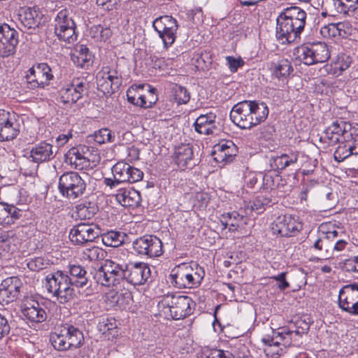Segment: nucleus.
Here are the masks:
<instances>
[{"label": "nucleus", "instance_id": "nucleus-1", "mask_svg": "<svg viewBox=\"0 0 358 358\" xmlns=\"http://www.w3.org/2000/svg\"><path fill=\"white\" fill-rule=\"evenodd\" d=\"M208 109H203V134L211 135L210 141L213 146L208 151L210 156H208V162L211 159L215 163L214 166L222 167L225 164L231 162L237 153V147L231 141H219L217 135L220 129L215 124L216 115Z\"/></svg>", "mask_w": 358, "mask_h": 358}, {"label": "nucleus", "instance_id": "nucleus-2", "mask_svg": "<svg viewBox=\"0 0 358 358\" xmlns=\"http://www.w3.org/2000/svg\"><path fill=\"white\" fill-rule=\"evenodd\" d=\"M306 13L299 7L284 9L277 18L276 38L281 44L290 43L299 38L303 31Z\"/></svg>", "mask_w": 358, "mask_h": 358}, {"label": "nucleus", "instance_id": "nucleus-3", "mask_svg": "<svg viewBox=\"0 0 358 358\" xmlns=\"http://www.w3.org/2000/svg\"><path fill=\"white\" fill-rule=\"evenodd\" d=\"M268 108L264 102L243 101L235 104L230 111V119L238 127L250 129L264 122L268 117Z\"/></svg>", "mask_w": 358, "mask_h": 358}, {"label": "nucleus", "instance_id": "nucleus-4", "mask_svg": "<svg viewBox=\"0 0 358 358\" xmlns=\"http://www.w3.org/2000/svg\"><path fill=\"white\" fill-rule=\"evenodd\" d=\"M192 299L185 295L167 294L158 302L159 314L165 318L180 320L192 313Z\"/></svg>", "mask_w": 358, "mask_h": 358}, {"label": "nucleus", "instance_id": "nucleus-5", "mask_svg": "<svg viewBox=\"0 0 358 358\" xmlns=\"http://www.w3.org/2000/svg\"><path fill=\"white\" fill-rule=\"evenodd\" d=\"M45 287L48 292L56 297L59 303H66L73 299L75 293L67 273L57 271L45 278Z\"/></svg>", "mask_w": 358, "mask_h": 358}, {"label": "nucleus", "instance_id": "nucleus-6", "mask_svg": "<svg viewBox=\"0 0 358 358\" xmlns=\"http://www.w3.org/2000/svg\"><path fill=\"white\" fill-rule=\"evenodd\" d=\"M296 60L306 65H313L327 62L330 57V52L324 43L303 45L294 50Z\"/></svg>", "mask_w": 358, "mask_h": 358}, {"label": "nucleus", "instance_id": "nucleus-7", "mask_svg": "<svg viewBox=\"0 0 358 358\" xmlns=\"http://www.w3.org/2000/svg\"><path fill=\"white\" fill-rule=\"evenodd\" d=\"M76 25L71 12L67 9L59 10L54 20V32L57 38L67 43L76 41Z\"/></svg>", "mask_w": 358, "mask_h": 358}, {"label": "nucleus", "instance_id": "nucleus-8", "mask_svg": "<svg viewBox=\"0 0 358 358\" xmlns=\"http://www.w3.org/2000/svg\"><path fill=\"white\" fill-rule=\"evenodd\" d=\"M85 180L75 171L63 173L59 179V191L69 200H75L81 196L86 189Z\"/></svg>", "mask_w": 358, "mask_h": 358}, {"label": "nucleus", "instance_id": "nucleus-9", "mask_svg": "<svg viewBox=\"0 0 358 358\" xmlns=\"http://www.w3.org/2000/svg\"><path fill=\"white\" fill-rule=\"evenodd\" d=\"M124 266L110 259H106L94 272L96 283L106 287L114 286L124 279Z\"/></svg>", "mask_w": 358, "mask_h": 358}, {"label": "nucleus", "instance_id": "nucleus-10", "mask_svg": "<svg viewBox=\"0 0 358 358\" xmlns=\"http://www.w3.org/2000/svg\"><path fill=\"white\" fill-rule=\"evenodd\" d=\"M96 78L98 89L105 94L114 93L122 85V74L117 65L103 66Z\"/></svg>", "mask_w": 358, "mask_h": 358}, {"label": "nucleus", "instance_id": "nucleus-11", "mask_svg": "<svg viewBox=\"0 0 358 358\" xmlns=\"http://www.w3.org/2000/svg\"><path fill=\"white\" fill-rule=\"evenodd\" d=\"M201 278L191 266L182 264L173 268L169 275L170 282L178 288H192L200 284Z\"/></svg>", "mask_w": 358, "mask_h": 358}, {"label": "nucleus", "instance_id": "nucleus-12", "mask_svg": "<svg viewBox=\"0 0 358 358\" xmlns=\"http://www.w3.org/2000/svg\"><path fill=\"white\" fill-rule=\"evenodd\" d=\"M53 78L51 68L46 63H39L28 70L26 75L27 85L30 90L45 88Z\"/></svg>", "mask_w": 358, "mask_h": 358}, {"label": "nucleus", "instance_id": "nucleus-13", "mask_svg": "<svg viewBox=\"0 0 358 358\" xmlns=\"http://www.w3.org/2000/svg\"><path fill=\"white\" fill-rule=\"evenodd\" d=\"M152 27L162 38L164 47L171 46L174 43L178 27L175 18L169 15L159 17L153 21Z\"/></svg>", "mask_w": 358, "mask_h": 358}, {"label": "nucleus", "instance_id": "nucleus-14", "mask_svg": "<svg viewBox=\"0 0 358 358\" xmlns=\"http://www.w3.org/2000/svg\"><path fill=\"white\" fill-rule=\"evenodd\" d=\"M133 249L139 255L150 258L157 257L163 254L162 241L154 235H144L133 242Z\"/></svg>", "mask_w": 358, "mask_h": 358}, {"label": "nucleus", "instance_id": "nucleus-15", "mask_svg": "<svg viewBox=\"0 0 358 358\" xmlns=\"http://www.w3.org/2000/svg\"><path fill=\"white\" fill-rule=\"evenodd\" d=\"M145 85H134L131 86L127 92V100L129 103L144 108H151L157 101L156 89L147 85L148 90L145 94H141Z\"/></svg>", "mask_w": 358, "mask_h": 358}, {"label": "nucleus", "instance_id": "nucleus-16", "mask_svg": "<svg viewBox=\"0 0 358 358\" xmlns=\"http://www.w3.org/2000/svg\"><path fill=\"white\" fill-rule=\"evenodd\" d=\"M352 131H356L350 122L336 120L324 130V138L329 143L334 145L341 141H349L352 138Z\"/></svg>", "mask_w": 358, "mask_h": 358}, {"label": "nucleus", "instance_id": "nucleus-17", "mask_svg": "<svg viewBox=\"0 0 358 358\" xmlns=\"http://www.w3.org/2000/svg\"><path fill=\"white\" fill-rule=\"evenodd\" d=\"M18 43V32L6 23L0 24V57L15 54Z\"/></svg>", "mask_w": 358, "mask_h": 358}, {"label": "nucleus", "instance_id": "nucleus-18", "mask_svg": "<svg viewBox=\"0 0 358 358\" xmlns=\"http://www.w3.org/2000/svg\"><path fill=\"white\" fill-rule=\"evenodd\" d=\"M124 279L134 285H143L150 275V269L144 262H130L124 266Z\"/></svg>", "mask_w": 358, "mask_h": 358}, {"label": "nucleus", "instance_id": "nucleus-19", "mask_svg": "<svg viewBox=\"0 0 358 358\" xmlns=\"http://www.w3.org/2000/svg\"><path fill=\"white\" fill-rule=\"evenodd\" d=\"M112 173L117 182L134 183L141 181L143 173L139 169L124 162H118L112 168Z\"/></svg>", "mask_w": 358, "mask_h": 358}, {"label": "nucleus", "instance_id": "nucleus-20", "mask_svg": "<svg viewBox=\"0 0 358 358\" xmlns=\"http://www.w3.org/2000/svg\"><path fill=\"white\" fill-rule=\"evenodd\" d=\"M357 284L352 283L343 286L338 293V307L350 315L357 313Z\"/></svg>", "mask_w": 358, "mask_h": 358}, {"label": "nucleus", "instance_id": "nucleus-21", "mask_svg": "<svg viewBox=\"0 0 358 358\" xmlns=\"http://www.w3.org/2000/svg\"><path fill=\"white\" fill-rule=\"evenodd\" d=\"M301 229V224L292 215H279L272 223L271 229L274 234L281 236H291Z\"/></svg>", "mask_w": 358, "mask_h": 358}, {"label": "nucleus", "instance_id": "nucleus-22", "mask_svg": "<svg viewBox=\"0 0 358 358\" xmlns=\"http://www.w3.org/2000/svg\"><path fill=\"white\" fill-rule=\"evenodd\" d=\"M19 133V123L15 115L4 110H0V141H10Z\"/></svg>", "mask_w": 358, "mask_h": 358}, {"label": "nucleus", "instance_id": "nucleus-23", "mask_svg": "<svg viewBox=\"0 0 358 358\" xmlns=\"http://www.w3.org/2000/svg\"><path fill=\"white\" fill-rule=\"evenodd\" d=\"M85 83L80 78H76L59 90V99L64 103H74L81 99L86 90Z\"/></svg>", "mask_w": 358, "mask_h": 358}, {"label": "nucleus", "instance_id": "nucleus-24", "mask_svg": "<svg viewBox=\"0 0 358 358\" xmlns=\"http://www.w3.org/2000/svg\"><path fill=\"white\" fill-rule=\"evenodd\" d=\"M21 312L24 319L32 323H41L47 319V313L43 305L33 299L24 301Z\"/></svg>", "mask_w": 358, "mask_h": 358}, {"label": "nucleus", "instance_id": "nucleus-25", "mask_svg": "<svg viewBox=\"0 0 358 358\" xmlns=\"http://www.w3.org/2000/svg\"><path fill=\"white\" fill-rule=\"evenodd\" d=\"M99 236L97 229L93 225L80 223L74 226L70 231V240L78 245L92 242Z\"/></svg>", "mask_w": 358, "mask_h": 358}, {"label": "nucleus", "instance_id": "nucleus-26", "mask_svg": "<svg viewBox=\"0 0 358 358\" xmlns=\"http://www.w3.org/2000/svg\"><path fill=\"white\" fill-rule=\"evenodd\" d=\"M22 283L17 277H10L0 284V303L8 304L18 296Z\"/></svg>", "mask_w": 358, "mask_h": 358}, {"label": "nucleus", "instance_id": "nucleus-27", "mask_svg": "<svg viewBox=\"0 0 358 358\" xmlns=\"http://www.w3.org/2000/svg\"><path fill=\"white\" fill-rule=\"evenodd\" d=\"M87 150L83 146L71 148L65 154V162L74 169H87L90 167L91 162L88 157L85 156V150Z\"/></svg>", "mask_w": 358, "mask_h": 358}, {"label": "nucleus", "instance_id": "nucleus-28", "mask_svg": "<svg viewBox=\"0 0 358 358\" xmlns=\"http://www.w3.org/2000/svg\"><path fill=\"white\" fill-rule=\"evenodd\" d=\"M55 156L52 144L47 142H41L35 145L29 152L27 159L39 164L49 162Z\"/></svg>", "mask_w": 358, "mask_h": 358}, {"label": "nucleus", "instance_id": "nucleus-29", "mask_svg": "<svg viewBox=\"0 0 358 358\" xmlns=\"http://www.w3.org/2000/svg\"><path fill=\"white\" fill-rule=\"evenodd\" d=\"M250 219L236 210L224 213L220 217V221L223 226L222 229H228L230 231H235L243 228L248 224Z\"/></svg>", "mask_w": 358, "mask_h": 358}, {"label": "nucleus", "instance_id": "nucleus-30", "mask_svg": "<svg viewBox=\"0 0 358 358\" xmlns=\"http://www.w3.org/2000/svg\"><path fill=\"white\" fill-rule=\"evenodd\" d=\"M294 334L289 325L282 327L273 331L270 341L275 345L281 344L285 348H287L299 343L300 338Z\"/></svg>", "mask_w": 358, "mask_h": 358}, {"label": "nucleus", "instance_id": "nucleus-31", "mask_svg": "<svg viewBox=\"0 0 358 358\" xmlns=\"http://www.w3.org/2000/svg\"><path fill=\"white\" fill-rule=\"evenodd\" d=\"M18 20L26 29H34L40 24V17L37 10L30 7L21 8L18 13Z\"/></svg>", "mask_w": 358, "mask_h": 358}, {"label": "nucleus", "instance_id": "nucleus-32", "mask_svg": "<svg viewBox=\"0 0 358 358\" xmlns=\"http://www.w3.org/2000/svg\"><path fill=\"white\" fill-rule=\"evenodd\" d=\"M116 200L124 207H137L141 200L140 192L134 189H120L115 195Z\"/></svg>", "mask_w": 358, "mask_h": 358}, {"label": "nucleus", "instance_id": "nucleus-33", "mask_svg": "<svg viewBox=\"0 0 358 358\" xmlns=\"http://www.w3.org/2000/svg\"><path fill=\"white\" fill-rule=\"evenodd\" d=\"M72 62L80 68H85L92 64V55L86 45H77L71 54Z\"/></svg>", "mask_w": 358, "mask_h": 358}, {"label": "nucleus", "instance_id": "nucleus-34", "mask_svg": "<svg viewBox=\"0 0 358 358\" xmlns=\"http://www.w3.org/2000/svg\"><path fill=\"white\" fill-rule=\"evenodd\" d=\"M20 210L13 205L0 202V224L10 225L21 216Z\"/></svg>", "mask_w": 358, "mask_h": 358}, {"label": "nucleus", "instance_id": "nucleus-35", "mask_svg": "<svg viewBox=\"0 0 358 358\" xmlns=\"http://www.w3.org/2000/svg\"><path fill=\"white\" fill-rule=\"evenodd\" d=\"M69 278L71 283L77 287H87L89 284V280L87 275V271L84 267L80 265H69Z\"/></svg>", "mask_w": 358, "mask_h": 358}, {"label": "nucleus", "instance_id": "nucleus-36", "mask_svg": "<svg viewBox=\"0 0 358 358\" xmlns=\"http://www.w3.org/2000/svg\"><path fill=\"white\" fill-rule=\"evenodd\" d=\"M63 332L67 338L70 348H78L84 341L82 331L77 327L66 324L63 325Z\"/></svg>", "mask_w": 358, "mask_h": 358}, {"label": "nucleus", "instance_id": "nucleus-37", "mask_svg": "<svg viewBox=\"0 0 358 358\" xmlns=\"http://www.w3.org/2000/svg\"><path fill=\"white\" fill-rule=\"evenodd\" d=\"M98 211V206L92 201H84L76 207V216L80 220H90Z\"/></svg>", "mask_w": 358, "mask_h": 358}, {"label": "nucleus", "instance_id": "nucleus-38", "mask_svg": "<svg viewBox=\"0 0 358 358\" xmlns=\"http://www.w3.org/2000/svg\"><path fill=\"white\" fill-rule=\"evenodd\" d=\"M345 27L346 24L344 22L329 23L321 27L320 34L324 38H328L336 36L345 37L346 35Z\"/></svg>", "mask_w": 358, "mask_h": 358}, {"label": "nucleus", "instance_id": "nucleus-39", "mask_svg": "<svg viewBox=\"0 0 358 358\" xmlns=\"http://www.w3.org/2000/svg\"><path fill=\"white\" fill-rule=\"evenodd\" d=\"M352 59L345 54L338 55L331 62V66L333 74L340 76L351 65Z\"/></svg>", "mask_w": 358, "mask_h": 358}, {"label": "nucleus", "instance_id": "nucleus-40", "mask_svg": "<svg viewBox=\"0 0 358 358\" xmlns=\"http://www.w3.org/2000/svg\"><path fill=\"white\" fill-rule=\"evenodd\" d=\"M50 341L57 350L63 351L70 348L67 338L63 332V326L60 329H57L50 336Z\"/></svg>", "mask_w": 358, "mask_h": 358}, {"label": "nucleus", "instance_id": "nucleus-41", "mask_svg": "<svg viewBox=\"0 0 358 358\" xmlns=\"http://www.w3.org/2000/svg\"><path fill=\"white\" fill-rule=\"evenodd\" d=\"M193 157V151L189 145L178 147L175 151V160L178 166H185Z\"/></svg>", "mask_w": 358, "mask_h": 358}, {"label": "nucleus", "instance_id": "nucleus-42", "mask_svg": "<svg viewBox=\"0 0 358 358\" xmlns=\"http://www.w3.org/2000/svg\"><path fill=\"white\" fill-rule=\"evenodd\" d=\"M297 160L298 154L296 152H290L289 154H282L280 156L273 157V164L277 169L283 170L296 163Z\"/></svg>", "mask_w": 358, "mask_h": 358}, {"label": "nucleus", "instance_id": "nucleus-43", "mask_svg": "<svg viewBox=\"0 0 358 358\" xmlns=\"http://www.w3.org/2000/svg\"><path fill=\"white\" fill-rule=\"evenodd\" d=\"M106 252L98 246L86 248L83 250L82 259L84 261L96 262L104 259Z\"/></svg>", "mask_w": 358, "mask_h": 358}, {"label": "nucleus", "instance_id": "nucleus-44", "mask_svg": "<svg viewBox=\"0 0 358 358\" xmlns=\"http://www.w3.org/2000/svg\"><path fill=\"white\" fill-rule=\"evenodd\" d=\"M337 11L343 14H353L358 10V0H334Z\"/></svg>", "mask_w": 358, "mask_h": 358}, {"label": "nucleus", "instance_id": "nucleus-45", "mask_svg": "<svg viewBox=\"0 0 358 358\" xmlns=\"http://www.w3.org/2000/svg\"><path fill=\"white\" fill-rule=\"evenodd\" d=\"M319 231H322L325 236V238L334 245L336 238H339L341 235V229L336 227V226L331 223H323L319 228Z\"/></svg>", "mask_w": 358, "mask_h": 358}, {"label": "nucleus", "instance_id": "nucleus-46", "mask_svg": "<svg viewBox=\"0 0 358 358\" xmlns=\"http://www.w3.org/2000/svg\"><path fill=\"white\" fill-rule=\"evenodd\" d=\"M273 73L278 78L287 77L293 70L291 62L287 59L279 60L277 63L273 64Z\"/></svg>", "mask_w": 358, "mask_h": 358}, {"label": "nucleus", "instance_id": "nucleus-47", "mask_svg": "<svg viewBox=\"0 0 358 358\" xmlns=\"http://www.w3.org/2000/svg\"><path fill=\"white\" fill-rule=\"evenodd\" d=\"M103 244L108 247H118L124 242V236L118 231H108L102 236Z\"/></svg>", "mask_w": 358, "mask_h": 358}, {"label": "nucleus", "instance_id": "nucleus-48", "mask_svg": "<svg viewBox=\"0 0 358 358\" xmlns=\"http://www.w3.org/2000/svg\"><path fill=\"white\" fill-rule=\"evenodd\" d=\"M262 341L266 345L264 352L267 356H270L271 358H278L284 353L283 349L280 347L282 345L281 344L275 345L273 342L268 341H271L270 338H264Z\"/></svg>", "mask_w": 358, "mask_h": 358}, {"label": "nucleus", "instance_id": "nucleus-49", "mask_svg": "<svg viewBox=\"0 0 358 358\" xmlns=\"http://www.w3.org/2000/svg\"><path fill=\"white\" fill-rule=\"evenodd\" d=\"M350 155H352V152L350 151L349 141H341V144L334 152V159L341 162Z\"/></svg>", "mask_w": 358, "mask_h": 358}, {"label": "nucleus", "instance_id": "nucleus-50", "mask_svg": "<svg viewBox=\"0 0 358 358\" xmlns=\"http://www.w3.org/2000/svg\"><path fill=\"white\" fill-rule=\"evenodd\" d=\"M289 327L299 338L308 333L310 329L309 322L303 319H297L294 322L289 324Z\"/></svg>", "mask_w": 358, "mask_h": 358}, {"label": "nucleus", "instance_id": "nucleus-51", "mask_svg": "<svg viewBox=\"0 0 358 358\" xmlns=\"http://www.w3.org/2000/svg\"><path fill=\"white\" fill-rule=\"evenodd\" d=\"M310 247L315 251L320 252L322 255H325V248L323 246V240L322 238L320 232L317 230V234H311L308 237Z\"/></svg>", "mask_w": 358, "mask_h": 358}, {"label": "nucleus", "instance_id": "nucleus-52", "mask_svg": "<svg viewBox=\"0 0 358 358\" xmlns=\"http://www.w3.org/2000/svg\"><path fill=\"white\" fill-rule=\"evenodd\" d=\"M97 327L99 331L103 334H106L107 333L112 334L110 331H113L116 329L117 324L114 318L103 317L100 320Z\"/></svg>", "mask_w": 358, "mask_h": 358}, {"label": "nucleus", "instance_id": "nucleus-53", "mask_svg": "<svg viewBox=\"0 0 358 358\" xmlns=\"http://www.w3.org/2000/svg\"><path fill=\"white\" fill-rule=\"evenodd\" d=\"M114 138L115 136L112 134L111 131L108 128H102L94 134V139L99 144L113 142Z\"/></svg>", "mask_w": 358, "mask_h": 358}, {"label": "nucleus", "instance_id": "nucleus-54", "mask_svg": "<svg viewBox=\"0 0 358 358\" xmlns=\"http://www.w3.org/2000/svg\"><path fill=\"white\" fill-rule=\"evenodd\" d=\"M280 178L276 176L273 178L272 176L266 174L263 178V185L264 189L273 190L279 188V180Z\"/></svg>", "mask_w": 358, "mask_h": 358}, {"label": "nucleus", "instance_id": "nucleus-55", "mask_svg": "<svg viewBox=\"0 0 358 358\" xmlns=\"http://www.w3.org/2000/svg\"><path fill=\"white\" fill-rule=\"evenodd\" d=\"M226 61L229 69L233 73L236 72L238 69L244 64V62L241 57L235 58L233 56H227Z\"/></svg>", "mask_w": 358, "mask_h": 358}, {"label": "nucleus", "instance_id": "nucleus-56", "mask_svg": "<svg viewBox=\"0 0 358 358\" xmlns=\"http://www.w3.org/2000/svg\"><path fill=\"white\" fill-rule=\"evenodd\" d=\"M345 238L346 236L341 229V235H339V238L336 239L332 251L341 252L343 250L348 243Z\"/></svg>", "mask_w": 358, "mask_h": 358}, {"label": "nucleus", "instance_id": "nucleus-57", "mask_svg": "<svg viewBox=\"0 0 358 358\" xmlns=\"http://www.w3.org/2000/svg\"><path fill=\"white\" fill-rule=\"evenodd\" d=\"M10 330L8 319L0 313V340L7 336Z\"/></svg>", "mask_w": 358, "mask_h": 358}, {"label": "nucleus", "instance_id": "nucleus-58", "mask_svg": "<svg viewBox=\"0 0 358 358\" xmlns=\"http://www.w3.org/2000/svg\"><path fill=\"white\" fill-rule=\"evenodd\" d=\"M203 355H205V358H227L226 354L223 350L217 349L210 350L208 348H203Z\"/></svg>", "mask_w": 358, "mask_h": 358}, {"label": "nucleus", "instance_id": "nucleus-59", "mask_svg": "<svg viewBox=\"0 0 358 358\" xmlns=\"http://www.w3.org/2000/svg\"><path fill=\"white\" fill-rule=\"evenodd\" d=\"M176 99L178 103H186L189 100V94L186 88L178 87L176 92Z\"/></svg>", "mask_w": 358, "mask_h": 358}, {"label": "nucleus", "instance_id": "nucleus-60", "mask_svg": "<svg viewBox=\"0 0 358 358\" xmlns=\"http://www.w3.org/2000/svg\"><path fill=\"white\" fill-rule=\"evenodd\" d=\"M28 268L34 271H38L44 268L43 259L41 257H37L31 259L27 263Z\"/></svg>", "mask_w": 358, "mask_h": 358}, {"label": "nucleus", "instance_id": "nucleus-61", "mask_svg": "<svg viewBox=\"0 0 358 358\" xmlns=\"http://www.w3.org/2000/svg\"><path fill=\"white\" fill-rule=\"evenodd\" d=\"M352 131V138L349 140V144L352 155H358V134Z\"/></svg>", "mask_w": 358, "mask_h": 358}, {"label": "nucleus", "instance_id": "nucleus-62", "mask_svg": "<svg viewBox=\"0 0 358 358\" xmlns=\"http://www.w3.org/2000/svg\"><path fill=\"white\" fill-rule=\"evenodd\" d=\"M285 275H286V273L282 272V273L278 274L277 275L272 277V278H273L276 281L280 282V284L278 285V287L281 290L285 289L289 285V283L285 280Z\"/></svg>", "mask_w": 358, "mask_h": 358}, {"label": "nucleus", "instance_id": "nucleus-63", "mask_svg": "<svg viewBox=\"0 0 358 358\" xmlns=\"http://www.w3.org/2000/svg\"><path fill=\"white\" fill-rule=\"evenodd\" d=\"M139 158V150L134 146L127 148V159L130 162H134Z\"/></svg>", "mask_w": 358, "mask_h": 358}, {"label": "nucleus", "instance_id": "nucleus-64", "mask_svg": "<svg viewBox=\"0 0 358 358\" xmlns=\"http://www.w3.org/2000/svg\"><path fill=\"white\" fill-rule=\"evenodd\" d=\"M250 208L252 211H256L257 214L262 213L265 210L258 196H256L253 200L252 203L250 205Z\"/></svg>", "mask_w": 358, "mask_h": 358}]
</instances>
